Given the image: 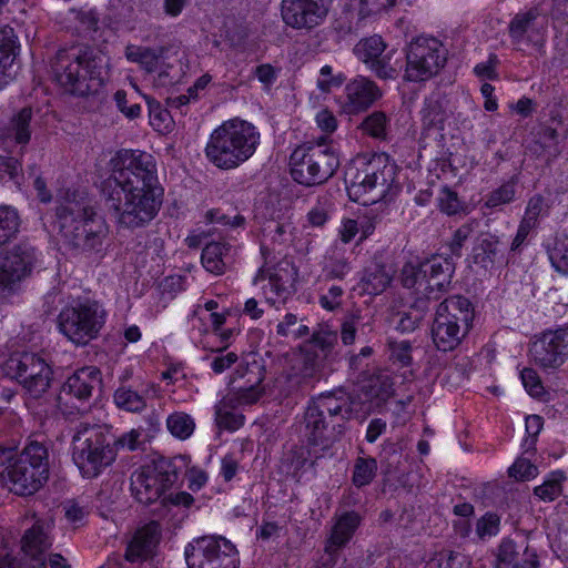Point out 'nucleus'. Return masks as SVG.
Returning a JSON list of instances; mask_svg holds the SVG:
<instances>
[{"instance_id":"f257e3e1","label":"nucleus","mask_w":568,"mask_h":568,"mask_svg":"<svg viewBox=\"0 0 568 568\" xmlns=\"http://www.w3.org/2000/svg\"><path fill=\"white\" fill-rule=\"evenodd\" d=\"M142 154L133 150H120L111 159L112 179L103 182V192L114 183L120 190L112 191L106 205L114 210L119 223L134 229L141 225L142 217Z\"/></svg>"},{"instance_id":"f03ea898","label":"nucleus","mask_w":568,"mask_h":568,"mask_svg":"<svg viewBox=\"0 0 568 568\" xmlns=\"http://www.w3.org/2000/svg\"><path fill=\"white\" fill-rule=\"evenodd\" d=\"M108 60L98 49L85 44L62 48L51 68L57 83L72 95L84 97L102 85Z\"/></svg>"},{"instance_id":"7ed1b4c3","label":"nucleus","mask_w":568,"mask_h":568,"mask_svg":"<svg viewBox=\"0 0 568 568\" xmlns=\"http://www.w3.org/2000/svg\"><path fill=\"white\" fill-rule=\"evenodd\" d=\"M260 139V132L252 123L229 120L211 133L205 156L217 169L233 170L253 156Z\"/></svg>"},{"instance_id":"20e7f679","label":"nucleus","mask_w":568,"mask_h":568,"mask_svg":"<svg viewBox=\"0 0 568 568\" xmlns=\"http://www.w3.org/2000/svg\"><path fill=\"white\" fill-rule=\"evenodd\" d=\"M112 426L80 422L73 430L72 460L85 478H95L115 462Z\"/></svg>"},{"instance_id":"39448f33","label":"nucleus","mask_w":568,"mask_h":568,"mask_svg":"<svg viewBox=\"0 0 568 568\" xmlns=\"http://www.w3.org/2000/svg\"><path fill=\"white\" fill-rule=\"evenodd\" d=\"M397 165L386 153H375L351 180L347 191L349 197L363 205L374 204L387 199L396 187Z\"/></svg>"},{"instance_id":"423d86ee","label":"nucleus","mask_w":568,"mask_h":568,"mask_svg":"<svg viewBox=\"0 0 568 568\" xmlns=\"http://www.w3.org/2000/svg\"><path fill=\"white\" fill-rule=\"evenodd\" d=\"M290 165L294 181L313 186L323 184L335 174L339 159L325 135L298 145L291 154Z\"/></svg>"},{"instance_id":"0eeeda50","label":"nucleus","mask_w":568,"mask_h":568,"mask_svg":"<svg viewBox=\"0 0 568 568\" xmlns=\"http://www.w3.org/2000/svg\"><path fill=\"white\" fill-rule=\"evenodd\" d=\"M349 397L343 393L318 396L305 412V436L312 445H326L334 437L336 428L351 417ZM341 433V429H337Z\"/></svg>"},{"instance_id":"6e6552de","label":"nucleus","mask_w":568,"mask_h":568,"mask_svg":"<svg viewBox=\"0 0 568 568\" xmlns=\"http://www.w3.org/2000/svg\"><path fill=\"white\" fill-rule=\"evenodd\" d=\"M474 307L464 296L455 295L442 302L432 325V338L440 352L456 349L473 325Z\"/></svg>"},{"instance_id":"1a4fd4ad","label":"nucleus","mask_w":568,"mask_h":568,"mask_svg":"<svg viewBox=\"0 0 568 568\" xmlns=\"http://www.w3.org/2000/svg\"><path fill=\"white\" fill-rule=\"evenodd\" d=\"M108 312L91 298L77 300L63 306L58 316V327L70 342L87 345L95 339L105 325Z\"/></svg>"},{"instance_id":"9d476101","label":"nucleus","mask_w":568,"mask_h":568,"mask_svg":"<svg viewBox=\"0 0 568 568\" xmlns=\"http://www.w3.org/2000/svg\"><path fill=\"white\" fill-rule=\"evenodd\" d=\"M10 490L18 496H31L49 478V452L37 440L28 443L8 469Z\"/></svg>"},{"instance_id":"9b49d317","label":"nucleus","mask_w":568,"mask_h":568,"mask_svg":"<svg viewBox=\"0 0 568 568\" xmlns=\"http://www.w3.org/2000/svg\"><path fill=\"white\" fill-rule=\"evenodd\" d=\"M2 369L33 398L41 397L49 389L53 375L51 366L43 357L29 352L11 354Z\"/></svg>"},{"instance_id":"f8f14e48","label":"nucleus","mask_w":568,"mask_h":568,"mask_svg":"<svg viewBox=\"0 0 568 568\" xmlns=\"http://www.w3.org/2000/svg\"><path fill=\"white\" fill-rule=\"evenodd\" d=\"M404 79L410 82L426 81L435 77L446 63V52L439 40L417 37L407 45Z\"/></svg>"},{"instance_id":"ddd939ff","label":"nucleus","mask_w":568,"mask_h":568,"mask_svg":"<svg viewBox=\"0 0 568 568\" xmlns=\"http://www.w3.org/2000/svg\"><path fill=\"white\" fill-rule=\"evenodd\" d=\"M102 385V374L97 366L75 369L63 382L58 395V406L63 414L83 413L90 406L93 393Z\"/></svg>"},{"instance_id":"4468645a","label":"nucleus","mask_w":568,"mask_h":568,"mask_svg":"<svg viewBox=\"0 0 568 568\" xmlns=\"http://www.w3.org/2000/svg\"><path fill=\"white\" fill-rule=\"evenodd\" d=\"M189 568H239L235 547L223 537L205 536L185 548Z\"/></svg>"},{"instance_id":"2eb2a0df","label":"nucleus","mask_w":568,"mask_h":568,"mask_svg":"<svg viewBox=\"0 0 568 568\" xmlns=\"http://www.w3.org/2000/svg\"><path fill=\"white\" fill-rule=\"evenodd\" d=\"M51 528L49 521L38 518L24 531L21 538V549L30 558V567L23 564L21 559L6 555L0 557V568H47L45 552L53 545Z\"/></svg>"},{"instance_id":"dca6fc26","label":"nucleus","mask_w":568,"mask_h":568,"mask_svg":"<svg viewBox=\"0 0 568 568\" xmlns=\"http://www.w3.org/2000/svg\"><path fill=\"white\" fill-rule=\"evenodd\" d=\"M98 216L92 205L91 199L79 191H67L64 195L55 201L54 205V220L53 227L58 234H67L70 239H75L72 235L74 226L85 225L89 219Z\"/></svg>"},{"instance_id":"f3484780","label":"nucleus","mask_w":568,"mask_h":568,"mask_svg":"<svg viewBox=\"0 0 568 568\" xmlns=\"http://www.w3.org/2000/svg\"><path fill=\"white\" fill-rule=\"evenodd\" d=\"M320 369L321 361L316 349L301 347L288 355V367L276 378V387L284 395H290L315 381Z\"/></svg>"},{"instance_id":"a211bd4d","label":"nucleus","mask_w":568,"mask_h":568,"mask_svg":"<svg viewBox=\"0 0 568 568\" xmlns=\"http://www.w3.org/2000/svg\"><path fill=\"white\" fill-rule=\"evenodd\" d=\"M531 361L544 371H555L568 361V327L542 333L529 346Z\"/></svg>"},{"instance_id":"6ab92c4d","label":"nucleus","mask_w":568,"mask_h":568,"mask_svg":"<svg viewBox=\"0 0 568 568\" xmlns=\"http://www.w3.org/2000/svg\"><path fill=\"white\" fill-rule=\"evenodd\" d=\"M179 473L171 458L152 452L144 457V490L149 493L146 500L159 499L178 480Z\"/></svg>"},{"instance_id":"aec40b11","label":"nucleus","mask_w":568,"mask_h":568,"mask_svg":"<svg viewBox=\"0 0 568 568\" xmlns=\"http://www.w3.org/2000/svg\"><path fill=\"white\" fill-rule=\"evenodd\" d=\"M328 6L329 0H282L281 13L288 27L311 30L324 21Z\"/></svg>"},{"instance_id":"412c9836","label":"nucleus","mask_w":568,"mask_h":568,"mask_svg":"<svg viewBox=\"0 0 568 568\" xmlns=\"http://www.w3.org/2000/svg\"><path fill=\"white\" fill-rule=\"evenodd\" d=\"M548 27V18L539 7H531L514 16L508 24L513 44L541 45Z\"/></svg>"},{"instance_id":"4be33fe9","label":"nucleus","mask_w":568,"mask_h":568,"mask_svg":"<svg viewBox=\"0 0 568 568\" xmlns=\"http://www.w3.org/2000/svg\"><path fill=\"white\" fill-rule=\"evenodd\" d=\"M361 525V516L356 511H345L334 517V523L325 539L323 562L336 565L341 551L353 538Z\"/></svg>"},{"instance_id":"5701e85b","label":"nucleus","mask_w":568,"mask_h":568,"mask_svg":"<svg viewBox=\"0 0 568 568\" xmlns=\"http://www.w3.org/2000/svg\"><path fill=\"white\" fill-rule=\"evenodd\" d=\"M34 248L26 243L10 251L0 252V284H18L26 281L33 268Z\"/></svg>"},{"instance_id":"b1692460","label":"nucleus","mask_w":568,"mask_h":568,"mask_svg":"<svg viewBox=\"0 0 568 568\" xmlns=\"http://www.w3.org/2000/svg\"><path fill=\"white\" fill-rule=\"evenodd\" d=\"M453 273L454 264L450 261L433 257L424 262H407L402 268L400 280L403 284H449Z\"/></svg>"},{"instance_id":"393cba45","label":"nucleus","mask_w":568,"mask_h":568,"mask_svg":"<svg viewBox=\"0 0 568 568\" xmlns=\"http://www.w3.org/2000/svg\"><path fill=\"white\" fill-rule=\"evenodd\" d=\"M496 568H538L539 560L535 549L526 540L516 542L504 539L496 554Z\"/></svg>"},{"instance_id":"a878e982","label":"nucleus","mask_w":568,"mask_h":568,"mask_svg":"<svg viewBox=\"0 0 568 568\" xmlns=\"http://www.w3.org/2000/svg\"><path fill=\"white\" fill-rule=\"evenodd\" d=\"M345 93L346 101L343 104V110L348 114L368 109L382 95L375 82L364 77H357L348 82Z\"/></svg>"},{"instance_id":"bb28decb","label":"nucleus","mask_w":568,"mask_h":568,"mask_svg":"<svg viewBox=\"0 0 568 568\" xmlns=\"http://www.w3.org/2000/svg\"><path fill=\"white\" fill-rule=\"evenodd\" d=\"M72 235H74L75 239H70L67 234L60 235L65 246L79 252L92 251L102 245V240L105 236V226L103 222L95 216L89 219L85 225L74 226Z\"/></svg>"},{"instance_id":"cd10ccee","label":"nucleus","mask_w":568,"mask_h":568,"mask_svg":"<svg viewBox=\"0 0 568 568\" xmlns=\"http://www.w3.org/2000/svg\"><path fill=\"white\" fill-rule=\"evenodd\" d=\"M154 158L149 155L144 159V215L152 220L163 203L164 189L156 175Z\"/></svg>"},{"instance_id":"c85d7f7f","label":"nucleus","mask_w":568,"mask_h":568,"mask_svg":"<svg viewBox=\"0 0 568 568\" xmlns=\"http://www.w3.org/2000/svg\"><path fill=\"white\" fill-rule=\"evenodd\" d=\"M11 27L0 28V85L7 84L16 77L18 65L16 59L19 45Z\"/></svg>"},{"instance_id":"c756f323","label":"nucleus","mask_w":568,"mask_h":568,"mask_svg":"<svg viewBox=\"0 0 568 568\" xmlns=\"http://www.w3.org/2000/svg\"><path fill=\"white\" fill-rule=\"evenodd\" d=\"M164 52L163 48L159 50L144 49V71L152 73L158 71V77L154 79L155 87H166L173 84L180 80L181 77V63L176 60L179 68H175L173 63L160 62Z\"/></svg>"},{"instance_id":"7c9ffc66","label":"nucleus","mask_w":568,"mask_h":568,"mask_svg":"<svg viewBox=\"0 0 568 568\" xmlns=\"http://www.w3.org/2000/svg\"><path fill=\"white\" fill-rule=\"evenodd\" d=\"M100 568H142V527L128 539L123 556L113 552Z\"/></svg>"},{"instance_id":"2f4dec72","label":"nucleus","mask_w":568,"mask_h":568,"mask_svg":"<svg viewBox=\"0 0 568 568\" xmlns=\"http://www.w3.org/2000/svg\"><path fill=\"white\" fill-rule=\"evenodd\" d=\"M233 251L232 245L226 242H210L202 251V265L207 272L221 275L225 272Z\"/></svg>"},{"instance_id":"473e14b6","label":"nucleus","mask_w":568,"mask_h":568,"mask_svg":"<svg viewBox=\"0 0 568 568\" xmlns=\"http://www.w3.org/2000/svg\"><path fill=\"white\" fill-rule=\"evenodd\" d=\"M255 368L257 372L245 368L246 375L248 376L246 382L243 385H240L233 395L227 396V398L237 406L253 405L264 394V388L261 387V383L263 381L261 369L260 367Z\"/></svg>"},{"instance_id":"72a5a7b5","label":"nucleus","mask_w":568,"mask_h":568,"mask_svg":"<svg viewBox=\"0 0 568 568\" xmlns=\"http://www.w3.org/2000/svg\"><path fill=\"white\" fill-rule=\"evenodd\" d=\"M420 113L424 134L430 135L444 130L448 115L439 99L434 97L426 99Z\"/></svg>"},{"instance_id":"f704fd0d","label":"nucleus","mask_w":568,"mask_h":568,"mask_svg":"<svg viewBox=\"0 0 568 568\" xmlns=\"http://www.w3.org/2000/svg\"><path fill=\"white\" fill-rule=\"evenodd\" d=\"M359 129L373 139L385 141L390 129V118L383 111H374L364 118Z\"/></svg>"},{"instance_id":"c9c22d12","label":"nucleus","mask_w":568,"mask_h":568,"mask_svg":"<svg viewBox=\"0 0 568 568\" xmlns=\"http://www.w3.org/2000/svg\"><path fill=\"white\" fill-rule=\"evenodd\" d=\"M239 407L230 398H223L215 407V420L219 427L227 430H236L244 423V416L235 412Z\"/></svg>"},{"instance_id":"e433bc0d","label":"nucleus","mask_w":568,"mask_h":568,"mask_svg":"<svg viewBox=\"0 0 568 568\" xmlns=\"http://www.w3.org/2000/svg\"><path fill=\"white\" fill-rule=\"evenodd\" d=\"M386 44L379 36L361 40L354 48L355 55L372 69V64L383 54Z\"/></svg>"},{"instance_id":"4c0bfd02","label":"nucleus","mask_w":568,"mask_h":568,"mask_svg":"<svg viewBox=\"0 0 568 568\" xmlns=\"http://www.w3.org/2000/svg\"><path fill=\"white\" fill-rule=\"evenodd\" d=\"M566 479L564 471H551L541 485L534 488V495L541 501H554L562 494V484Z\"/></svg>"},{"instance_id":"58836bf2","label":"nucleus","mask_w":568,"mask_h":568,"mask_svg":"<svg viewBox=\"0 0 568 568\" xmlns=\"http://www.w3.org/2000/svg\"><path fill=\"white\" fill-rule=\"evenodd\" d=\"M429 300L430 297L428 294L416 297L410 303V307L414 308L416 313L410 312L400 314L396 328L403 333L415 331L423 318V313L428 308Z\"/></svg>"},{"instance_id":"ea45409f","label":"nucleus","mask_w":568,"mask_h":568,"mask_svg":"<svg viewBox=\"0 0 568 568\" xmlns=\"http://www.w3.org/2000/svg\"><path fill=\"white\" fill-rule=\"evenodd\" d=\"M308 465V452L303 447L288 450L281 462V469L286 476L298 479Z\"/></svg>"},{"instance_id":"a19ab883","label":"nucleus","mask_w":568,"mask_h":568,"mask_svg":"<svg viewBox=\"0 0 568 568\" xmlns=\"http://www.w3.org/2000/svg\"><path fill=\"white\" fill-rule=\"evenodd\" d=\"M32 109L30 106L22 108L14 114L9 123V131L13 133L14 141L18 144L26 145L31 139L30 124L32 120Z\"/></svg>"},{"instance_id":"79ce46f5","label":"nucleus","mask_w":568,"mask_h":568,"mask_svg":"<svg viewBox=\"0 0 568 568\" xmlns=\"http://www.w3.org/2000/svg\"><path fill=\"white\" fill-rule=\"evenodd\" d=\"M400 54L396 50H390L382 54L375 63L372 64V71L381 79H395L402 70Z\"/></svg>"},{"instance_id":"37998d69","label":"nucleus","mask_w":568,"mask_h":568,"mask_svg":"<svg viewBox=\"0 0 568 568\" xmlns=\"http://www.w3.org/2000/svg\"><path fill=\"white\" fill-rule=\"evenodd\" d=\"M70 13L80 32L92 37L100 30V16L95 9L73 8Z\"/></svg>"},{"instance_id":"c03bdc74","label":"nucleus","mask_w":568,"mask_h":568,"mask_svg":"<svg viewBox=\"0 0 568 568\" xmlns=\"http://www.w3.org/2000/svg\"><path fill=\"white\" fill-rule=\"evenodd\" d=\"M379 10L371 0H353L347 4L346 14L349 18L348 31L357 29L359 23Z\"/></svg>"},{"instance_id":"a18cd8bd","label":"nucleus","mask_w":568,"mask_h":568,"mask_svg":"<svg viewBox=\"0 0 568 568\" xmlns=\"http://www.w3.org/2000/svg\"><path fill=\"white\" fill-rule=\"evenodd\" d=\"M166 427L174 437L183 440L193 434L195 423L186 413L176 412L166 418Z\"/></svg>"},{"instance_id":"49530a36","label":"nucleus","mask_w":568,"mask_h":568,"mask_svg":"<svg viewBox=\"0 0 568 568\" xmlns=\"http://www.w3.org/2000/svg\"><path fill=\"white\" fill-rule=\"evenodd\" d=\"M19 225L18 212L10 206H0V246L16 236Z\"/></svg>"},{"instance_id":"de8ad7c7","label":"nucleus","mask_w":568,"mask_h":568,"mask_svg":"<svg viewBox=\"0 0 568 568\" xmlns=\"http://www.w3.org/2000/svg\"><path fill=\"white\" fill-rule=\"evenodd\" d=\"M144 100H146L148 103L150 125L159 133L169 132L172 128L170 112L146 95H144Z\"/></svg>"},{"instance_id":"09e8293b","label":"nucleus","mask_w":568,"mask_h":568,"mask_svg":"<svg viewBox=\"0 0 568 568\" xmlns=\"http://www.w3.org/2000/svg\"><path fill=\"white\" fill-rule=\"evenodd\" d=\"M114 404L120 409L138 413L142 409V395L130 386H120L113 395Z\"/></svg>"},{"instance_id":"8fccbe9b","label":"nucleus","mask_w":568,"mask_h":568,"mask_svg":"<svg viewBox=\"0 0 568 568\" xmlns=\"http://www.w3.org/2000/svg\"><path fill=\"white\" fill-rule=\"evenodd\" d=\"M377 471V462L375 458L358 457L354 465L353 484L356 487H363L373 481Z\"/></svg>"},{"instance_id":"3c124183","label":"nucleus","mask_w":568,"mask_h":568,"mask_svg":"<svg viewBox=\"0 0 568 568\" xmlns=\"http://www.w3.org/2000/svg\"><path fill=\"white\" fill-rule=\"evenodd\" d=\"M161 540L162 529L158 521L144 525V561L153 559L159 555Z\"/></svg>"},{"instance_id":"603ef678","label":"nucleus","mask_w":568,"mask_h":568,"mask_svg":"<svg viewBox=\"0 0 568 568\" xmlns=\"http://www.w3.org/2000/svg\"><path fill=\"white\" fill-rule=\"evenodd\" d=\"M337 344V334L327 327H321L313 333L312 339L305 347L320 348L324 357H328Z\"/></svg>"},{"instance_id":"864d4df0","label":"nucleus","mask_w":568,"mask_h":568,"mask_svg":"<svg viewBox=\"0 0 568 568\" xmlns=\"http://www.w3.org/2000/svg\"><path fill=\"white\" fill-rule=\"evenodd\" d=\"M498 240L494 236H487L474 247V261L477 264L487 266L494 263L497 255Z\"/></svg>"},{"instance_id":"5fc2aeb1","label":"nucleus","mask_w":568,"mask_h":568,"mask_svg":"<svg viewBox=\"0 0 568 568\" xmlns=\"http://www.w3.org/2000/svg\"><path fill=\"white\" fill-rule=\"evenodd\" d=\"M428 568H469V561L459 552L444 551L428 564Z\"/></svg>"},{"instance_id":"6e6d98bb","label":"nucleus","mask_w":568,"mask_h":568,"mask_svg":"<svg viewBox=\"0 0 568 568\" xmlns=\"http://www.w3.org/2000/svg\"><path fill=\"white\" fill-rule=\"evenodd\" d=\"M537 143L547 153L548 158H556L560 150L558 148V132L550 126H542L537 133Z\"/></svg>"},{"instance_id":"4d7b16f0","label":"nucleus","mask_w":568,"mask_h":568,"mask_svg":"<svg viewBox=\"0 0 568 568\" xmlns=\"http://www.w3.org/2000/svg\"><path fill=\"white\" fill-rule=\"evenodd\" d=\"M390 359L398 363L400 366H409L413 362L412 344L408 341H390L388 343Z\"/></svg>"},{"instance_id":"13d9d810","label":"nucleus","mask_w":568,"mask_h":568,"mask_svg":"<svg viewBox=\"0 0 568 568\" xmlns=\"http://www.w3.org/2000/svg\"><path fill=\"white\" fill-rule=\"evenodd\" d=\"M515 193L516 191L514 183H505L489 194L486 201V206L496 207L510 203L515 197Z\"/></svg>"},{"instance_id":"bf43d9fd","label":"nucleus","mask_w":568,"mask_h":568,"mask_svg":"<svg viewBox=\"0 0 568 568\" xmlns=\"http://www.w3.org/2000/svg\"><path fill=\"white\" fill-rule=\"evenodd\" d=\"M500 519L496 514L487 513L478 519L476 524V532L479 538L491 537L499 531Z\"/></svg>"},{"instance_id":"052dcab7","label":"nucleus","mask_w":568,"mask_h":568,"mask_svg":"<svg viewBox=\"0 0 568 568\" xmlns=\"http://www.w3.org/2000/svg\"><path fill=\"white\" fill-rule=\"evenodd\" d=\"M141 432L140 429L132 428L129 432L123 433L121 436L115 437L113 434V442L115 448V456L118 455V450L126 449L129 452L136 450L140 445Z\"/></svg>"},{"instance_id":"680f3d73","label":"nucleus","mask_w":568,"mask_h":568,"mask_svg":"<svg viewBox=\"0 0 568 568\" xmlns=\"http://www.w3.org/2000/svg\"><path fill=\"white\" fill-rule=\"evenodd\" d=\"M439 209L447 215L457 214L462 210V203L457 193L448 187H443L438 197Z\"/></svg>"},{"instance_id":"e2e57ef3","label":"nucleus","mask_w":568,"mask_h":568,"mask_svg":"<svg viewBox=\"0 0 568 568\" xmlns=\"http://www.w3.org/2000/svg\"><path fill=\"white\" fill-rule=\"evenodd\" d=\"M521 382L526 390L532 397H539L544 394V386L537 372L532 368H524L520 373Z\"/></svg>"},{"instance_id":"0e129e2a","label":"nucleus","mask_w":568,"mask_h":568,"mask_svg":"<svg viewBox=\"0 0 568 568\" xmlns=\"http://www.w3.org/2000/svg\"><path fill=\"white\" fill-rule=\"evenodd\" d=\"M538 474L537 467L527 458H518L509 468V475L516 479H530Z\"/></svg>"},{"instance_id":"69168bd1","label":"nucleus","mask_w":568,"mask_h":568,"mask_svg":"<svg viewBox=\"0 0 568 568\" xmlns=\"http://www.w3.org/2000/svg\"><path fill=\"white\" fill-rule=\"evenodd\" d=\"M392 272L390 266L374 264V266L367 271L363 281L365 284H373L374 282L375 284H390L393 281Z\"/></svg>"},{"instance_id":"338daca9","label":"nucleus","mask_w":568,"mask_h":568,"mask_svg":"<svg viewBox=\"0 0 568 568\" xmlns=\"http://www.w3.org/2000/svg\"><path fill=\"white\" fill-rule=\"evenodd\" d=\"M547 211L548 205L545 204L544 197L540 194H536L529 199L523 220L537 225L538 217Z\"/></svg>"},{"instance_id":"774afa93","label":"nucleus","mask_w":568,"mask_h":568,"mask_svg":"<svg viewBox=\"0 0 568 568\" xmlns=\"http://www.w3.org/2000/svg\"><path fill=\"white\" fill-rule=\"evenodd\" d=\"M473 226L471 224H463L462 226H459L453 234V237L449 242V250L452 252V254L456 255V256H460L462 255V248L464 246V244L466 243V241L470 237V235L473 234Z\"/></svg>"}]
</instances>
